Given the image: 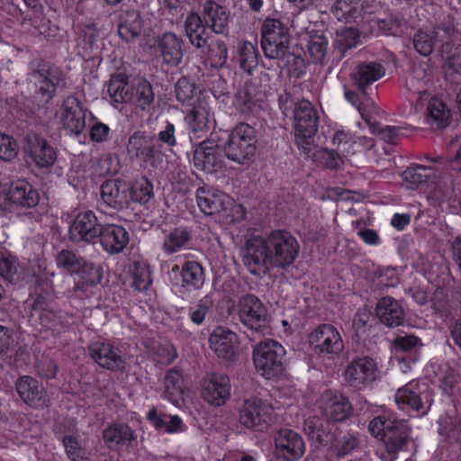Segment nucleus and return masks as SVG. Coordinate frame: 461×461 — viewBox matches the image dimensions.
<instances>
[{"label": "nucleus", "instance_id": "1", "mask_svg": "<svg viewBox=\"0 0 461 461\" xmlns=\"http://www.w3.org/2000/svg\"><path fill=\"white\" fill-rule=\"evenodd\" d=\"M300 251L297 239L289 231L272 230L252 237L242 248L241 260L253 276H265L271 269H286L295 262Z\"/></svg>", "mask_w": 461, "mask_h": 461}, {"label": "nucleus", "instance_id": "2", "mask_svg": "<svg viewBox=\"0 0 461 461\" xmlns=\"http://www.w3.org/2000/svg\"><path fill=\"white\" fill-rule=\"evenodd\" d=\"M261 48L265 57L277 60L283 66H288L291 61L303 62L300 56L294 55L290 50V36L288 28L276 18L267 17L261 25Z\"/></svg>", "mask_w": 461, "mask_h": 461}, {"label": "nucleus", "instance_id": "3", "mask_svg": "<svg viewBox=\"0 0 461 461\" xmlns=\"http://www.w3.org/2000/svg\"><path fill=\"white\" fill-rule=\"evenodd\" d=\"M29 79L35 84V98L43 105L50 103L56 94L57 87L65 84V75L57 67L42 59H34L30 64Z\"/></svg>", "mask_w": 461, "mask_h": 461}, {"label": "nucleus", "instance_id": "4", "mask_svg": "<svg viewBox=\"0 0 461 461\" xmlns=\"http://www.w3.org/2000/svg\"><path fill=\"white\" fill-rule=\"evenodd\" d=\"M285 350L274 339H265L253 348V362L257 372L266 379L279 377L285 371Z\"/></svg>", "mask_w": 461, "mask_h": 461}, {"label": "nucleus", "instance_id": "5", "mask_svg": "<svg viewBox=\"0 0 461 461\" xmlns=\"http://www.w3.org/2000/svg\"><path fill=\"white\" fill-rule=\"evenodd\" d=\"M295 143L298 149L310 157L312 139L319 127V115L313 104L308 100H299L294 114Z\"/></svg>", "mask_w": 461, "mask_h": 461}, {"label": "nucleus", "instance_id": "6", "mask_svg": "<svg viewBox=\"0 0 461 461\" xmlns=\"http://www.w3.org/2000/svg\"><path fill=\"white\" fill-rule=\"evenodd\" d=\"M256 143L257 131L255 128L246 122H240L230 131L222 149L228 159L239 164H245L253 158Z\"/></svg>", "mask_w": 461, "mask_h": 461}, {"label": "nucleus", "instance_id": "7", "mask_svg": "<svg viewBox=\"0 0 461 461\" xmlns=\"http://www.w3.org/2000/svg\"><path fill=\"white\" fill-rule=\"evenodd\" d=\"M275 410L272 404L258 397H249L238 407L240 424L252 431H266L274 422Z\"/></svg>", "mask_w": 461, "mask_h": 461}, {"label": "nucleus", "instance_id": "8", "mask_svg": "<svg viewBox=\"0 0 461 461\" xmlns=\"http://www.w3.org/2000/svg\"><path fill=\"white\" fill-rule=\"evenodd\" d=\"M237 314L240 323L252 334H264L269 329L268 311L255 294H247L239 298Z\"/></svg>", "mask_w": 461, "mask_h": 461}, {"label": "nucleus", "instance_id": "9", "mask_svg": "<svg viewBox=\"0 0 461 461\" xmlns=\"http://www.w3.org/2000/svg\"><path fill=\"white\" fill-rule=\"evenodd\" d=\"M27 304L30 308V321H39L42 327L60 331L70 324L68 318L71 316L55 309L53 301L45 294H37L32 303L27 301Z\"/></svg>", "mask_w": 461, "mask_h": 461}, {"label": "nucleus", "instance_id": "10", "mask_svg": "<svg viewBox=\"0 0 461 461\" xmlns=\"http://www.w3.org/2000/svg\"><path fill=\"white\" fill-rule=\"evenodd\" d=\"M394 398L399 409L423 416L430 410L433 393L426 384L411 382L399 388Z\"/></svg>", "mask_w": 461, "mask_h": 461}, {"label": "nucleus", "instance_id": "11", "mask_svg": "<svg viewBox=\"0 0 461 461\" xmlns=\"http://www.w3.org/2000/svg\"><path fill=\"white\" fill-rule=\"evenodd\" d=\"M130 158L135 159L142 166L156 167L161 158V151L154 135L146 131H134L126 145Z\"/></svg>", "mask_w": 461, "mask_h": 461}, {"label": "nucleus", "instance_id": "12", "mask_svg": "<svg viewBox=\"0 0 461 461\" xmlns=\"http://www.w3.org/2000/svg\"><path fill=\"white\" fill-rule=\"evenodd\" d=\"M309 344L314 353L328 359L339 356L344 342L339 330L331 324H321L309 334Z\"/></svg>", "mask_w": 461, "mask_h": 461}, {"label": "nucleus", "instance_id": "13", "mask_svg": "<svg viewBox=\"0 0 461 461\" xmlns=\"http://www.w3.org/2000/svg\"><path fill=\"white\" fill-rule=\"evenodd\" d=\"M102 226L95 212L91 210L80 212L69 224V240L77 245L95 244Z\"/></svg>", "mask_w": 461, "mask_h": 461}, {"label": "nucleus", "instance_id": "14", "mask_svg": "<svg viewBox=\"0 0 461 461\" xmlns=\"http://www.w3.org/2000/svg\"><path fill=\"white\" fill-rule=\"evenodd\" d=\"M89 357L102 368L121 371L125 366L122 350L109 340H96L87 347Z\"/></svg>", "mask_w": 461, "mask_h": 461}, {"label": "nucleus", "instance_id": "15", "mask_svg": "<svg viewBox=\"0 0 461 461\" xmlns=\"http://www.w3.org/2000/svg\"><path fill=\"white\" fill-rule=\"evenodd\" d=\"M317 408L321 416L336 423L348 419L353 412V407L348 399L332 390H326L321 394L317 401Z\"/></svg>", "mask_w": 461, "mask_h": 461}, {"label": "nucleus", "instance_id": "16", "mask_svg": "<svg viewBox=\"0 0 461 461\" xmlns=\"http://www.w3.org/2000/svg\"><path fill=\"white\" fill-rule=\"evenodd\" d=\"M23 152L39 168L51 167L58 158L57 150L50 143L36 133H29L24 137Z\"/></svg>", "mask_w": 461, "mask_h": 461}, {"label": "nucleus", "instance_id": "17", "mask_svg": "<svg viewBox=\"0 0 461 461\" xmlns=\"http://www.w3.org/2000/svg\"><path fill=\"white\" fill-rule=\"evenodd\" d=\"M378 376L377 364L370 357L353 358L345 370V379L353 387L361 389L374 382Z\"/></svg>", "mask_w": 461, "mask_h": 461}, {"label": "nucleus", "instance_id": "18", "mask_svg": "<svg viewBox=\"0 0 461 461\" xmlns=\"http://www.w3.org/2000/svg\"><path fill=\"white\" fill-rule=\"evenodd\" d=\"M276 456L284 461H297L305 452L303 438L289 429H279L274 437Z\"/></svg>", "mask_w": 461, "mask_h": 461}, {"label": "nucleus", "instance_id": "19", "mask_svg": "<svg viewBox=\"0 0 461 461\" xmlns=\"http://www.w3.org/2000/svg\"><path fill=\"white\" fill-rule=\"evenodd\" d=\"M15 390L21 400L31 408L43 409L50 403L46 389L32 376H20L15 382Z\"/></svg>", "mask_w": 461, "mask_h": 461}, {"label": "nucleus", "instance_id": "20", "mask_svg": "<svg viewBox=\"0 0 461 461\" xmlns=\"http://www.w3.org/2000/svg\"><path fill=\"white\" fill-rule=\"evenodd\" d=\"M86 109L74 95L68 96L61 107L60 122L63 129L70 135H80L86 127Z\"/></svg>", "mask_w": 461, "mask_h": 461}, {"label": "nucleus", "instance_id": "21", "mask_svg": "<svg viewBox=\"0 0 461 461\" xmlns=\"http://www.w3.org/2000/svg\"><path fill=\"white\" fill-rule=\"evenodd\" d=\"M184 41L174 32H167L158 36L154 50L162 59L163 64L170 68L177 67L184 57Z\"/></svg>", "mask_w": 461, "mask_h": 461}, {"label": "nucleus", "instance_id": "22", "mask_svg": "<svg viewBox=\"0 0 461 461\" xmlns=\"http://www.w3.org/2000/svg\"><path fill=\"white\" fill-rule=\"evenodd\" d=\"M230 388L229 376L221 374H212L203 381L202 396L209 404L220 407L230 399Z\"/></svg>", "mask_w": 461, "mask_h": 461}, {"label": "nucleus", "instance_id": "23", "mask_svg": "<svg viewBox=\"0 0 461 461\" xmlns=\"http://www.w3.org/2000/svg\"><path fill=\"white\" fill-rule=\"evenodd\" d=\"M222 150L212 140L202 141L194 151V167L207 172L216 171L223 165Z\"/></svg>", "mask_w": 461, "mask_h": 461}, {"label": "nucleus", "instance_id": "24", "mask_svg": "<svg viewBox=\"0 0 461 461\" xmlns=\"http://www.w3.org/2000/svg\"><path fill=\"white\" fill-rule=\"evenodd\" d=\"M102 437L109 449L131 448L138 445L137 433L125 422H111L104 429Z\"/></svg>", "mask_w": 461, "mask_h": 461}, {"label": "nucleus", "instance_id": "25", "mask_svg": "<svg viewBox=\"0 0 461 461\" xmlns=\"http://www.w3.org/2000/svg\"><path fill=\"white\" fill-rule=\"evenodd\" d=\"M339 429L336 422L323 416L309 417L304 421V431L316 447H327Z\"/></svg>", "mask_w": 461, "mask_h": 461}, {"label": "nucleus", "instance_id": "26", "mask_svg": "<svg viewBox=\"0 0 461 461\" xmlns=\"http://www.w3.org/2000/svg\"><path fill=\"white\" fill-rule=\"evenodd\" d=\"M238 336L224 327H216L209 337L211 349L219 358L232 360L238 348Z\"/></svg>", "mask_w": 461, "mask_h": 461}, {"label": "nucleus", "instance_id": "27", "mask_svg": "<svg viewBox=\"0 0 461 461\" xmlns=\"http://www.w3.org/2000/svg\"><path fill=\"white\" fill-rule=\"evenodd\" d=\"M130 184L120 179L104 181L100 187V194L103 202L109 207L121 211L127 209L128 191Z\"/></svg>", "mask_w": 461, "mask_h": 461}, {"label": "nucleus", "instance_id": "28", "mask_svg": "<svg viewBox=\"0 0 461 461\" xmlns=\"http://www.w3.org/2000/svg\"><path fill=\"white\" fill-rule=\"evenodd\" d=\"M172 272L179 273L181 278L180 286L187 293L199 291L205 284L204 268L197 261H185L182 267L174 265Z\"/></svg>", "mask_w": 461, "mask_h": 461}, {"label": "nucleus", "instance_id": "29", "mask_svg": "<svg viewBox=\"0 0 461 461\" xmlns=\"http://www.w3.org/2000/svg\"><path fill=\"white\" fill-rule=\"evenodd\" d=\"M201 15L212 32L221 35L229 34L230 13L225 7L213 0H208L203 5Z\"/></svg>", "mask_w": 461, "mask_h": 461}, {"label": "nucleus", "instance_id": "30", "mask_svg": "<svg viewBox=\"0 0 461 461\" xmlns=\"http://www.w3.org/2000/svg\"><path fill=\"white\" fill-rule=\"evenodd\" d=\"M375 315L383 325L396 328L403 324L405 311L399 301L391 296H384L376 303Z\"/></svg>", "mask_w": 461, "mask_h": 461}, {"label": "nucleus", "instance_id": "31", "mask_svg": "<svg viewBox=\"0 0 461 461\" xmlns=\"http://www.w3.org/2000/svg\"><path fill=\"white\" fill-rule=\"evenodd\" d=\"M97 240L107 253L117 254L122 252L129 243V233L120 225L103 224Z\"/></svg>", "mask_w": 461, "mask_h": 461}, {"label": "nucleus", "instance_id": "32", "mask_svg": "<svg viewBox=\"0 0 461 461\" xmlns=\"http://www.w3.org/2000/svg\"><path fill=\"white\" fill-rule=\"evenodd\" d=\"M184 27L189 43L197 50H204L210 32L202 15L196 12L189 13L185 19Z\"/></svg>", "mask_w": 461, "mask_h": 461}, {"label": "nucleus", "instance_id": "33", "mask_svg": "<svg viewBox=\"0 0 461 461\" xmlns=\"http://www.w3.org/2000/svg\"><path fill=\"white\" fill-rule=\"evenodd\" d=\"M9 199L12 204L22 208H33L40 201L36 188L24 179H17L9 185Z\"/></svg>", "mask_w": 461, "mask_h": 461}, {"label": "nucleus", "instance_id": "34", "mask_svg": "<svg viewBox=\"0 0 461 461\" xmlns=\"http://www.w3.org/2000/svg\"><path fill=\"white\" fill-rule=\"evenodd\" d=\"M385 74V68L380 63L369 61L358 64L351 74L354 85L366 94V88L374 82L383 77Z\"/></svg>", "mask_w": 461, "mask_h": 461}, {"label": "nucleus", "instance_id": "35", "mask_svg": "<svg viewBox=\"0 0 461 461\" xmlns=\"http://www.w3.org/2000/svg\"><path fill=\"white\" fill-rule=\"evenodd\" d=\"M195 196L198 207L205 215H213L226 210L228 197L221 192L202 186L196 190Z\"/></svg>", "mask_w": 461, "mask_h": 461}, {"label": "nucleus", "instance_id": "36", "mask_svg": "<svg viewBox=\"0 0 461 461\" xmlns=\"http://www.w3.org/2000/svg\"><path fill=\"white\" fill-rule=\"evenodd\" d=\"M193 231L188 227H176L165 234L161 249L166 255H173L192 248Z\"/></svg>", "mask_w": 461, "mask_h": 461}, {"label": "nucleus", "instance_id": "37", "mask_svg": "<svg viewBox=\"0 0 461 461\" xmlns=\"http://www.w3.org/2000/svg\"><path fill=\"white\" fill-rule=\"evenodd\" d=\"M142 30L140 13L135 9H127L121 13L118 23V34L126 42L134 41Z\"/></svg>", "mask_w": 461, "mask_h": 461}, {"label": "nucleus", "instance_id": "38", "mask_svg": "<svg viewBox=\"0 0 461 461\" xmlns=\"http://www.w3.org/2000/svg\"><path fill=\"white\" fill-rule=\"evenodd\" d=\"M365 0H336L330 12L339 21L357 23L364 14Z\"/></svg>", "mask_w": 461, "mask_h": 461}, {"label": "nucleus", "instance_id": "39", "mask_svg": "<svg viewBox=\"0 0 461 461\" xmlns=\"http://www.w3.org/2000/svg\"><path fill=\"white\" fill-rule=\"evenodd\" d=\"M55 261L59 268L71 275H80L88 269H93L96 266L69 249H61L57 254Z\"/></svg>", "mask_w": 461, "mask_h": 461}, {"label": "nucleus", "instance_id": "40", "mask_svg": "<svg viewBox=\"0 0 461 461\" xmlns=\"http://www.w3.org/2000/svg\"><path fill=\"white\" fill-rule=\"evenodd\" d=\"M357 446V439L354 435L339 429L327 446L328 454L331 459L343 458L351 453Z\"/></svg>", "mask_w": 461, "mask_h": 461}, {"label": "nucleus", "instance_id": "41", "mask_svg": "<svg viewBox=\"0 0 461 461\" xmlns=\"http://www.w3.org/2000/svg\"><path fill=\"white\" fill-rule=\"evenodd\" d=\"M411 438V430L405 421L399 422L393 431L384 438V444L389 455L407 449Z\"/></svg>", "mask_w": 461, "mask_h": 461}, {"label": "nucleus", "instance_id": "42", "mask_svg": "<svg viewBox=\"0 0 461 461\" xmlns=\"http://www.w3.org/2000/svg\"><path fill=\"white\" fill-rule=\"evenodd\" d=\"M147 420L157 430L169 434L184 430L183 421L177 415L158 414L155 407L148 411Z\"/></svg>", "mask_w": 461, "mask_h": 461}, {"label": "nucleus", "instance_id": "43", "mask_svg": "<svg viewBox=\"0 0 461 461\" xmlns=\"http://www.w3.org/2000/svg\"><path fill=\"white\" fill-rule=\"evenodd\" d=\"M106 88L112 102L123 104L131 101L128 77L125 74L112 75L106 83Z\"/></svg>", "mask_w": 461, "mask_h": 461}, {"label": "nucleus", "instance_id": "44", "mask_svg": "<svg viewBox=\"0 0 461 461\" xmlns=\"http://www.w3.org/2000/svg\"><path fill=\"white\" fill-rule=\"evenodd\" d=\"M79 276L80 280L75 284L73 291L78 297H89L94 294L93 289L103 279V268L97 265Z\"/></svg>", "mask_w": 461, "mask_h": 461}, {"label": "nucleus", "instance_id": "45", "mask_svg": "<svg viewBox=\"0 0 461 461\" xmlns=\"http://www.w3.org/2000/svg\"><path fill=\"white\" fill-rule=\"evenodd\" d=\"M427 111L428 122L432 127L443 129L448 125L451 113L442 100L432 98L428 104Z\"/></svg>", "mask_w": 461, "mask_h": 461}, {"label": "nucleus", "instance_id": "46", "mask_svg": "<svg viewBox=\"0 0 461 461\" xmlns=\"http://www.w3.org/2000/svg\"><path fill=\"white\" fill-rule=\"evenodd\" d=\"M131 95V101L141 111H149L155 99L152 85L146 79L137 82Z\"/></svg>", "mask_w": 461, "mask_h": 461}, {"label": "nucleus", "instance_id": "47", "mask_svg": "<svg viewBox=\"0 0 461 461\" xmlns=\"http://www.w3.org/2000/svg\"><path fill=\"white\" fill-rule=\"evenodd\" d=\"M154 196L153 184L146 177H141L130 185L128 191V205L131 203L147 204Z\"/></svg>", "mask_w": 461, "mask_h": 461}, {"label": "nucleus", "instance_id": "48", "mask_svg": "<svg viewBox=\"0 0 461 461\" xmlns=\"http://www.w3.org/2000/svg\"><path fill=\"white\" fill-rule=\"evenodd\" d=\"M422 346L421 339L412 334L399 335L393 340L396 353L409 354L412 363L418 361Z\"/></svg>", "mask_w": 461, "mask_h": 461}, {"label": "nucleus", "instance_id": "49", "mask_svg": "<svg viewBox=\"0 0 461 461\" xmlns=\"http://www.w3.org/2000/svg\"><path fill=\"white\" fill-rule=\"evenodd\" d=\"M360 36L355 28H346L337 32L334 41V53L338 55V59H343L348 50L358 44Z\"/></svg>", "mask_w": 461, "mask_h": 461}, {"label": "nucleus", "instance_id": "50", "mask_svg": "<svg viewBox=\"0 0 461 461\" xmlns=\"http://www.w3.org/2000/svg\"><path fill=\"white\" fill-rule=\"evenodd\" d=\"M238 61L244 72L251 74L258 65L257 47L249 41L240 42L238 46Z\"/></svg>", "mask_w": 461, "mask_h": 461}, {"label": "nucleus", "instance_id": "51", "mask_svg": "<svg viewBox=\"0 0 461 461\" xmlns=\"http://www.w3.org/2000/svg\"><path fill=\"white\" fill-rule=\"evenodd\" d=\"M328 38L322 33L308 36L306 50L312 63H323L328 52Z\"/></svg>", "mask_w": 461, "mask_h": 461}, {"label": "nucleus", "instance_id": "52", "mask_svg": "<svg viewBox=\"0 0 461 461\" xmlns=\"http://www.w3.org/2000/svg\"><path fill=\"white\" fill-rule=\"evenodd\" d=\"M183 379L181 374L175 369H170L165 376V397L173 404L177 405L182 401Z\"/></svg>", "mask_w": 461, "mask_h": 461}, {"label": "nucleus", "instance_id": "53", "mask_svg": "<svg viewBox=\"0 0 461 461\" xmlns=\"http://www.w3.org/2000/svg\"><path fill=\"white\" fill-rule=\"evenodd\" d=\"M185 120L193 131H204L209 127L211 120L210 110L203 104H195L186 113Z\"/></svg>", "mask_w": 461, "mask_h": 461}, {"label": "nucleus", "instance_id": "54", "mask_svg": "<svg viewBox=\"0 0 461 461\" xmlns=\"http://www.w3.org/2000/svg\"><path fill=\"white\" fill-rule=\"evenodd\" d=\"M132 286L138 292H144L152 284L151 270L143 262H134L131 269Z\"/></svg>", "mask_w": 461, "mask_h": 461}, {"label": "nucleus", "instance_id": "55", "mask_svg": "<svg viewBox=\"0 0 461 461\" xmlns=\"http://www.w3.org/2000/svg\"><path fill=\"white\" fill-rule=\"evenodd\" d=\"M403 420H397L395 419H392L387 414H381L379 416L375 417L369 423L368 429L372 435L376 438H379L382 441L384 438H386V435L389 431H393L396 428L399 422H402Z\"/></svg>", "mask_w": 461, "mask_h": 461}, {"label": "nucleus", "instance_id": "56", "mask_svg": "<svg viewBox=\"0 0 461 461\" xmlns=\"http://www.w3.org/2000/svg\"><path fill=\"white\" fill-rule=\"evenodd\" d=\"M431 168L425 166L410 167L402 176L408 188L415 189L430 176Z\"/></svg>", "mask_w": 461, "mask_h": 461}, {"label": "nucleus", "instance_id": "57", "mask_svg": "<svg viewBox=\"0 0 461 461\" xmlns=\"http://www.w3.org/2000/svg\"><path fill=\"white\" fill-rule=\"evenodd\" d=\"M208 58L213 68H222L228 60V47L222 40L207 42Z\"/></svg>", "mask_w": 461, "mask_h": 461}, {"label": "nucleus", "instance_id": "58", "mask_svg": "<svg viewBox=\"0 0 461 461\" xmlns=\"http://www.w3.org/2000/svg\"><path fill=\"white\" fill-rule=\"evenodd\" d=\"M369 130L372 133L377 135L382 140L390 143L395 144L400 136V129L395 126H382L379 122L373 121L372 116L370 117V121H366Z\"/></svg>", "mask_w": 461, "mask_h": 461}, {"label": "nucleus", "instance_id": "59", "mask_svg": "<svg viewBox=\"0 0 461 461\" xmlns=\"http://www.w3.org/2000/svg\"><path fill=\"white\" fill-rule=\"evenodd\" d=\"M212 306L213 303L210 296L206 295L200 299L196 304L190 306L188 309V316L191 321L195 325H202Z\"/></svg>", "mask_w": 461, "mask_h": 461}, {"label": "nucleus", "instance_id": "60", "mask_svg": "<svg viewBox=\"0 0 461 461\" xmlns=\"http://www.w3.org/2000/svg\"><path fill=\"white\" fill-rule=\"evenodd\" d=\"M18 151L17 141L9 135L0 133V159L10 162L17 157Z\"/></svg>", "mask_w": 461, "mask_h": 461}, {"label": "nucleus", "instance_id": "61", "mask_svg": "<svg viewBox=\"0 0 461 461\" xmlns=\"http://www.w3.org/2000/svg\"><path fill=\"white\" fill-rule=\"evenodd\" d=\"M412 43L418 53L427 57L432 53L435 41L434 37L430 33L419 31L415 33Z\"/></svg>", "mask_w": 461, "mask_h": 461}, {"label": "nucleus", "instance_id": "62", "mask_svg": "<svg viewBox=\"0 0 461 461\" xmlns=\"http://www.w3.org/2000/svg\"><path fill=\"white\" fill-rule=\"evenodd\" d=\"M35 368L37 374L47 380L55 378L59 370L57 363L51 357L46 356L37 359Z\"/></svg>", "mask_w": 461, "mask_h": 461}, {"label": "nucleus", "instance_id": "63", "mask_svg": "<svg viewBox=\"0 0 461 461\" xmlns=\"http://www.w3.org/2000/svg\"><path fill=\"white\" fill-rule=\"evenodd\" d=\"M90 123L89 137L91 141L102 143L109 139L110 128L107 124L98 121L94 116H92Z\"/></svg>", "mask_w": 461, "mask_h": 461}, {"label": "nucleus", "instance_id": "64", "mask_svg": "<svg viewBox=\"0 0 461 461\" xmlns=\"http://www.w3.org/2000/svg\"><path fill=\"white\" fill-rule=\"evenodd\" d=\"M195 86L188 78L182 77L176 84V99L181 103L190 101L195 94Z\"/></svg>", "mask_w": 461, "mask_h": 461}]
</instances>
